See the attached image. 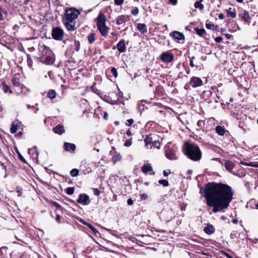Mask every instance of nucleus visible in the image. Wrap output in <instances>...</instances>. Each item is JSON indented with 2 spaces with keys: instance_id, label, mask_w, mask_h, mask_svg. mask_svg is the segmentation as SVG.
Returning <instances> with one entry per match:
<instances>
[{
  "instance_id": "obj_1",
  "label": "nucleus",
  "mask_w": 258,
  "mask_h": 258,
  "mask_svg": "<svg viewBox=\"0 0 258 258\" xmlns=\"http://www.w3.org/2000/svg\"><path fill=\"white\" fill-rule=\"evenodd\" d=\"M233 193L230 186L221 183H208L204 189V196L208 206L217 213L227 209L232 200Z\"/></svg>"
},
{
  "instance_id": "obj_2",
  "label": "nucleus",
  "mask_w": 258,
  "mask_h": 258,
  "mask_svg": "<svg viewBox=\"0 0 258 258\" xmlns=\"http://www.w3.org/2000/svg\"><path fill=\"white\" fill-rule=\"evenodd\" d=\"M80 14V11L74 8L66 10L63 23L68 30L74 31L76 29L75 20Z\"/></svg>"
},
{
  "instance_id": "obj_3",
  "label": "nucleus",
  "mask_w": 258,
  "mask_h": 258,
  "mask_svg": "<svg viewBox=\"0 0 258 258\" xmlns=\"http://www.w3.org/2000/svg\"><path fill=\"white\" fill-rule=\"evenodd\" d=\"M184 154L190 160L194 161H199L202 158V152L199 146L195 144L185 143Z\"/></svg>"
},
{
  "instance_id": "obj_4",
  "label": "nucleus",
  "mask_w": 258,
  "mask_h": 258,
  "mask_svg": "<svg viewBox=\"0 0 258 258\" xmlns=\"http://www.w3.org/2000/svg\"><path fill=\"white\" fill-rule=\"evenodd\" d=\"M106 19L103 14H100L97 18V26L101 34L106 36L108 33L109 28L105 25Z\"/></svg>"
},
{
  "instance_id": "obj_5",
  "label": "nucleus",
  "mask_w": 258,
  "mask_h": 258,
  "mask_svg": "<svg viewBox=\"0 0 258 258\" xmlns=\"http://www.w3.org/2000/svg\"><path fill=\"white\" fill-rule=\"evenodd\" d=\"M176 150L175 147L171 143H168L165 146V156L167 158L170 160H176Z\"/></svg>"
},
{
  "instance_id": "obj_6",
  "label": "nucleus",
  "mask_w": 258,
  "mask_h": 258,
  "mask_svg": "<svg viewBox=\"0 0 258 258\" xmlns=\"http://www.w3.org/2000/svg\"><path fill=\"white\" fill-rule=\"evenodd\" d=\"M64 32L59 27H54L52 29L51 36L56 40H61L63 37Z\"/></svg>"
},
{
  "instance_id": "obj_7",
  "label": "nucleus",
  "mask_w": 258,
  "mask_h": 258,
  "mask_svg": "<svg viewBox=\"0 0 258 258\" xmlns=\"http://www.w3.org/2000/svg\"><path fill=\"white\" fill-rule=\"evenodd\" d=\"M161 59L166 63L171 62L174 59V55L170 51H167L162 53Z\"/></svg>"
},
{
  "instance_id": "obj_8",
  "label": "nucleus",
  "mask_w": 258,
  "mask_h": 258,
  "mask_svg": "<svg viewBox=\"0 0 258 258\" xmlns=\"http://www.w3.org/2000/svg\"><path fill=\"white\" fill-rule=\"evenodd\" d=\"M77 201L78 203L84 205H87L90 203L89 197L85 194H80Z\"/></svg>"
},
{
  "instance_id": "obj_9",
  "label": "nucleus",
  "mask_w": 258,
  "mask_h": 258,
  "mask_svg": "<svg viewBox=\"0 0 258 258\" xmlns=\"http://www.w3.org/2000/svg\"><path fill=\"white\" fill-rule=\"evenodd\" d=\"M190 84L193 88H197L202 85L203 81L200 78L192 77L190 79Z\"/></svg>"
},
{
  "instance_id": "obj_10",
  "label": "nucleus",
  "mask_w": 258,
  "mask_h": 258,
  "mask_svg": "<svg viewBox=\"0 0 258 258\" xmlns=\"http://www.w3.org/2000/svg\"><path fill=\"white\" fill-rule=\"evenodd\" d=\"M64 149L71 153H75L76 146L75 144L69 143H64L63 145Z\"/></svg>"
},
{
  "instance_id": "obj_11",
  "label": "nucleus",
  "mask_w": 258,
  "mask_h": 258,
  "mask_svg": "<svg viewBox=\"0 0 258 258\" xmlns=\"http://www.w3.org/2000/svg\"><path fill=\"white\" fill-rule=\"evenodd\" d=\"M241 18L247 23L249 24L251 21V18L249 17L248 12L244 10L243 12L241 14Z\"/></svg>"
},
{
  "instance_id": "obj_12",
  "label": "nucleus",
  "mask_w": 258,
  "mask_h": 258,
  "mask_svg": "<svg viewBox=\"0 0 258 258\" xmlns=\"http://www.w3.org/2000/svg\"><path fill=\"white\" fill-rule=\"evenodd\" d=\"M224 166L227 170L229 172H232V170L235 167V164L232 161L227 160L225 162Z\"/></svg>"
},
{
  "instance_id": "obj_13",
  "label": "nucleus",
  "mask_w": 258,
  "mask_h": 258,
  "mask_svg": "<svg viewBox=\"0 0 258 258\" xmlns=\"http://www.w3.org/2000/svg\"><path fill=\"white\" fill-rule=\"evenodd\" d=\"M116 47L120 52H124L126 50V47L124 40L119 41L117 44Z\"/></svg>"
},
{
  "instance_id": "obj_14",
  "label": "nucleus",
  "mask_w": 258,
  "mask_h": 258,
  "mask_svg": "<svg viewBox=\"0 0 258 258\" xmlns=\"http://www.w3.org/2000/svg\"><path fill=\"white\" fill-rule=\"evenodd\" d=\"M53 130L55 133L59 135L63 134L65 131L63 126L61 124H58L53 127Z\"/></svg>"
},
{
  "instance_id": "obj_15",
  "label": "nucleus",
  "mask_w": 258,
  "mask_h": 258,
  "mask_svg": "<svg viewBox=\"0 0 258 258\" xmlns=\"http://www.w3.org/2000/svg\"><path fill=\"white\" fill-rule=\"evenodd\" d=\"M28 153L31 156V157L33 158H36L38 157V153L37 151L36 146L34 147L31 149H29Z\"/></svg>"
},
{
  "instance_id": "obj_16",
  "label": "nucleus",
  "mask_w": 258,
  "mask_h": 258,
  "mask_svg": "<svg viewBox=\"0 0 258 258\" xmlns=\"http://www.w3.org/2000/svg\"><path fill=\"white\" fill-rule=\"evenodd\" d=\"M137 28L141 33L144 34L147 32V28L145 24H138Z\"/></svg>"
},
{
  "instance_id": "obj_17",
  "label": "nucleus",
  "mask_w": 258,
  "mask_h": 258,
  "mask_svg": "<svg viewBox=\"0 0 258 258\" xmlns=\"http://www.w3.org/2000/svg\"><path fill=\"white\" fill-rule=\"evenodd\" d=\"M173 34V37L179 40H183L184 39V35L178 31H174L172 33Z\"/></svg>"
},
{
  "instance_id": "obj_18",
  "label": "nucleus",
  "mask_w": 258,
  "mask_h": 258,
  "mask_svg": "<svg viewBox=\"0 0 258 258\" xmlns=\"http://www.w3.org/2000/svg\"><path fill=\"white\" fill-rule=\"evenodd\" d=\"M204 231L207 234H211L214 232L215 229L212 225H209L205 227Z\"/></svg>"
},
{
  "instance_id": "obj_19",
  "label": "nucleus",
  "mask_w": 258,
  "mask_h": 258,
  "mask_svg": "<svg viewBox=\"0 0 258 258\" xmlns=\"http://www.w3.org/2000/svg\"><path fill=\"white\" fill-rule=\"evenodd\" d=\"M54 60L53 56L47 55L46 56L43 60V62L47 64H52Z\"/></svg>"
},
{
  "instance_id": "obj_20",
  "label": "nucleus",
  "mask_w": 258,
  "mask_h": 258,
  "mask_svg": "<svg viewBox=\"0 0 258 258\" xmlns=\"http://www.w3.org/2000/svg\"><path fill=\"white\" fill-rule=\"evenodd\" d=\"M7 12L1 6H0V21L4 20L7 16Z\"/></svg>"
},
{
  "instance_id": "obj_21",
  "label": "nucleus",
  "mask_w": 258,
  "mask_h": 258,
  "mask_svg": "<svg viewBox=\"0 0 258 258\" xmlns=\"http://www.w3.org/2000/svg\"><path fill=\"white\" fill-rule=\"evenodd\" d=\"M215 130L216 132L220 136H223L225 133L224 128L221 126H217Z\"/></svg>"
},
{
  "instance_id": "obj_22",
  "label": "nucleus",
  "mask_w": 258,
  "mask_h": 258,
  "mask_svg": "<svg viewBox=\"0 0 258 258\" xmlns=\"http://www.w3.org/2000/svg\"><path fill=\"white\" fill-rule=\"evenodd\" d=\"M142 170L144 173H147L152 170V167L150 164L144 165L142 167Z\"/></svg>"
},
{
  "instance_id": "obj_23",
  "label": "nucleus",
  "mask_w": 258,
  "mask_h": 258,
  "mask_svg": "<svg viewBox=\"0 0 258 258\" xmlns=\"http://www.w3.org/2000/svg\"><path fill=\"white\" fill-rule=\"evenodd\" d=\"M232 10V8H229L227 10V14L231 17L232 18H235L236 16V11L235 10H233V11H231Z\"/></svg>"
},
{
  "instance_id": "obj_24",
  "label": "nucleus",
  "mask_w": 258,
  "mask_h": 258,
  "mask_svg": "<svg viewBox=\"0 0 258 258\" xmlns=\"http://www.w3.org/2000/svg\"><path fill=\"white\" fill-rule=\"evenodd\" d=\"M125 17L124 16H119L116 19V23L118 25H121L125 21Z\"/></svg>"
},
{
  "instance_id": "obj_25",
  "label": "nucleus",
  "mask_w": 258,
  "mask_h": 258,
  "mask_svg": "<svg viewBox=\"0 0 258 258\" xmlns=\"http://www.w3.org/2000/svg\"><path fill=\"white\" fill-rule=\"evenodd\" d=\"M56 96V93L54 90H49L47 93V97L51 99H54Z\"/></svg>"
},
{
  "instance_id": "obj_26",
  "label": "nucleus",
  "mask_w": 258,
  "mask_h": 258,
  "mask_svg": "<svg viewBox=\"0 0 258 258\" xmlns=\"http://www.w3.org/2000/svg\"><path fill=\"white\" fill-rule=\"evenodd\" d=\"M144 142L145 143V146L148 148L149 145H152V139L150 136H147L146 138L144 140Z\"/></svg>"
},
{
  "instance_id": "obj_27",
  "label": "nucleus",
  "mask_w": 258,
  "mask_h": 258,
  "mask_svg": "<svg viewBox=\"0 0 258 258\" xmlns=\"http://www.w3.org/2000/svg\"><path fill=\"white\" fill-rule=\"evenodd\" d=\"M3 90L5 93H9L10 94L12 93L10 87L6 85L5 82L3 83Z\"/></svg>"
},
{
  "instance_id": "obj_28",
  "label": "nucleus",
  "mask_w": 258,
  "mask_h": 258,
  "mask_svg": "<svg viewBox=\"0 0 258 258\" xmlns=\"http://www.w3.org/2000/svg\"><path fill=\"white\" fill-rule=\"evenodd\" d=\"M195 30L197 34L200 36H203L204 34H206L205 30L203 28L200 29L196 28L195 29Z\"/></svg>"
},
{
  "instance_id": "obj_29",
  "label": "nucleus",
  "mask_w": 258,
  "mask_h": 258,
  "mask_svg": "<svg viewBox=\"0 0 258 258\" xmlns=\"http://www.w3.org/2000/svg\"><path fill=\"white\" fill-rule=\"evenodd\" d=\"M88 40L90 44H92L95 40V34L91 33L88 36Z\"/></svg>"
},
{
  "instance_id": "obj_30",
  "label": "nucleus",
  "mask_w": 258,
  "mask_h": 258,
  "mask_svg": "<svg viewBox=\"0 0 258 258\" xmlns=\"http://www.w3.org/2000/svg\"><path fill=\"white\" fill-rule=\"evenodd\" d=\"M121 160V156L119 154H114L112 158V161L113 163H116Z\"/></svg>"
},
{
  "instance_id": "obj_31",
  "label": "nucleus",
  "mask_w": 258,
  "mask_h": 258,
  "mask_svg": "<svg viewBox=\"0 0 258 258\" xmlns=\"http://www.w3.org/2000/svg\"><path fill=\"white\" fill-rule=\"evenodd\" d=\"M202 2H201L200 1L199 2L197 1L194 4V7L197 9H199L200 10L204 9V5L201 4Z\"/></svg>"
},
{
  "instance_id": "obj_32",
  "label": "nucleus",
  "mask_w": 258,
  "mask_h": 258,
  "mask_svg": "<svg viewBox=\"0 0 258 258\" xmlns=\"http://www.w3.org/2000/svg\"><path fill=\"white\" fill-rule=\"evenodd\" d=\"M152 146L155 147L157 149H159L160 148V143L158 141H154L153 142H152V145L150 146V148H151Z\"/></svg>"
},
{
  "instance_id": "obj_33",
  "label": "nucleus",
  "mask_w": 258,
  "mask_h": 258,
  "mask_svg": "<svg viewBox=\"0 0 258 258\" xmlns=\"http://www.w3.org/2000/svg\"><path fill=\"white\" fill-rule=\"evenodd\" d=\"M206 27L207 29L215 30L216 29V26L212 23H206Z\"/></svg>"
},
{
  "instance_id": "obj_34",
  "label": "nucleus",
  "mask_w": 258,
  "mask_h": 258,
  "mask_svg": "<svg viewBox=\"0 0 258 258\" xmlns=\"http://www.w3.org/2000/svg\"><path fill=\"white\" fill-rule=\"evenodd\" d=\"M27 62L29 67L30 68H32L33 66V61L30 56L28 54L27 56Z\"/></svg>"
},
{
  "instance_id": "obj_35",
  "label": "nucleus",
  "mask_w": 258,
  "mask_h": 258,
  "mask_svg": "<svg viewBox=\"0 0 258 258\" xmlns=\"http://www.w3.org/2000/svg\"><path fill=\"white\" fill-rule=\"evenodd\" d=\"M12 83L15 86H19L20 85V81L19 79H18L17 77H13L12 79Z\"/></svg>"
},
{
  "instance_id": "obj_36",
  "label": "nucleus",
  "mask_w": 258,
  "mask_h": 258,
  "mask_svg": "<svg viewBox=\"0 0 258 258\" xmlns=\"http://www.w3.org/2000/svg\"><path fill=\"white\" fill-rule=\"evenodd\" d=\"M70 174L73 177L77 176L79 175V170L77 169H73L70 172Z\"/></svg>"
},
{
  "instance_id": "obj_37",
  "label": "nucleus",
  "mask_w": 258,
  "mask_h": 258,
  "mask_svg": "<svg viewBox=\"0 0 258 258\" xmlns=\"http://www.w3.org/2000/svg\"><path fill=\"white\" fill-rule=\"evenodd\" d=\"M11 133L12 134L15 133L17 131V125L13 123L11 127L10 128Z\"/></svg>"
},
{
  "instance_id": "obj_38",
  "label": "nucleus",
  "mask_w": 258,
  "mask_h": 258,
  "mask_svg": "<svg viewBox=\"0 0 258 258\" xmlns=\"http://www.w3.org/2000/svg\"><path fill=\"white\" fill-rule=\"evenodd\" d=\"M159 183L164 186L166 187L169 185L168 181L166 179H161L159 181Z\"/></svg>"
},
{
  "instance_id": "obj_39",
  "label": "nucleus",
  "mask_w": 258,
  "mask_h": 258,
  "mask_svg": "<svg viewBox=\"0 0 258 258\" xmlns=\"http://www.w3.org/2000/svg\"><path fill=\"white\" fill-rule=\"evenodd\" d=\"M66 192L69 195H72L74 192V187H68L66 189Z\"/></svg>"
},
{
  "instance_id": "obj_40",
  "label": "nucleus",
  "mask_w": 258,
  "mask_h": 258,
  "mask_svg": "<svg viewBox=\"0 0 258 258\" xmlns=\"http://www.w3.org/2000/svg\"><path fill=\"white\" fill-rule=\"evenodd\" d=\"M111 73L115 78H116L117 77V72L115 68H112L111 69Z\"/></svg>"
},
{
  "instance_id": "obj_41",
  "label": "nucleus",
  "mask_w": 258,
  "mask_h": 258,
  "mask_svg": "<svg viewBox=\"0 0 258 258\" xmlns=\"http://www.w3.org/2000/svg\"><path fill=\"white\" fill-rule=\"evenodd\" d=\"M75 50L77 51H78L80 48V43L78 41H75Z\"/></svg>"
},
{
  "instance_id": "obj_42",
  "label": "nucleus",
  "mask_w": 258,
  "mask_h": 258,
  "mask_svg": "<svg viewBox=\"0 0 258 258\" xmlns=\"http://www.w3.org/2000/svg\"><path fill=\"white\" fill-rule=\"evenodd\" d=\"M132 14L136 16L139 13V9L137 7H136L132 11Z\"/></svg>"
},
{
  "instance_id": "obj_43",
  "label": "nucleus",
  "mask_w": 258,
  "mask_h": 258,
  "mask_svg": "<svg viewBox=\"0 0 258 258\" xmlns=\"http://www.w3.org/2000/svg\"><path fill=\"white\" fill-rule=\"evenodd\" d=\"M204 125V121L202 120H200L197 122V126L199 128H202Z\"/></svg>"
},
{
  "instance_id": "obj_44",
  "label": "nucleus",
  "mask_w": 258,
  "mask_h": 258,
  "mask_svg": "<svg viewBox=\"0 0 258 258\" xmlns=\"http://www.w3.org/2000/svg\"><path fill=\"white\" fill-rule=\"evenodd\" d=\"M124 0H114V4L117 6H120L121 5Z\"/></svg>"
},
{
  "instance_id": "obj_45",
  "label": "nucleus",
  "mask_w": 258,
  "mask_h": 258,
  "mask_svg": "<svg viewBox=\"0 0 258 258\" xmlns=\"http://www.w3.org/2000/svg\"><path fill=\"white\" fill-rule=\"evenodd\" d=\"M88 227L94 233H96L98 232V231L94 228L92 225L90 224H88Z\"/></svg>"
},
{
  "instance_id": "obj_46",
  "label": "nucleus",
  "mask_w": 258,
  "mask_h": 258,
  "mask_svg": "<svg viewBox=\"0 0 258 258\" xmlns=\"http://www.w3.org/2000/svg\"><path fill=\"white\" fill-rule=\"evenodd\" d=\"M134 122V120L133 119H127L126 123H125V124L127 125V126H130L131 124H132Z\"/></svg>"
},
{
  "instance_id": "obj_47",
  "label": "nucleus",
  "mask_w": 258,
  "mask_h": 258,
  "mask_svg": "<svg viewBox=\"0 0 258 258\" xmlns=\"http://www.w3.org/2000/svg\"><path fill=\"white\" fill-rule=\"evenodd\" d=\"M93 193L96 196H99L100 194V191L98 188H93Z\"/></svg>"
},
{
  "instance_id": "obj_48",
  "label": "nucleus",
  "mask_w": 258,
  "mask_h": 258,
  "mask_svg": "<svg viewBox=\"0 0 258 258\" xmlns=\"http://www.w3.org/2000/svg\"><path fill=\"white\" fill-rule=\"evenodd\" d=\"M132 145V141L131 140H127L125 141L124 144V145L126 147H130Z\"/></svg>"
},
{
  "instance_id": "obj_49",
  "label": "nucleus",
  "mask_w": 258,
  "mask_h": 258,
  "mask_svg": "<svg viewBox=\"0 0 258 258\" xmlns=\"http://www.w3.org/2000/svg\"><path fill=\"white\" fill-rule=\"evenodd\" d=\"M16 190L18 193V196L21 197L22 195L21 189L19 187H17Z\"/></svg>"
},
{
  "instance_id": "obj_50",
  "label": "nucleus",
  "mask_w": 258,
  "mask_h": 258,
  "mask_svg": "<svg viewBox=\"0 0 258 258\" xmlns=\"http://www.w3.org/2000/svg\"><path fill=\"white\" fill-rule=\"evenodd\" d=\"M148 198V196L146 194H143L141 195V199L142 200H145Z\"/></svg>"
},
{
  "instance_id": "obj_51",
  "label": "nucleus",
  "mask_w": 258,
  "mask_h": 258,
  "mask_svg": "<svg viewBox=\"0 0 258 258\" xmlns=\"http://www.w3.org/2000/svg\"><path fill=\"white\" fill-rule=\"evenodd\" d=\"M195 58V56H192L191 57V60L190 61V63H189V65L191 67L193 68L194 67H195V65L194 64V62H193V60Z\"/></svg>"
},
{
  "instance_id": "obj_52",
  "label": "nucleus",
  "mask_w": 258,
  "mask_h": 258,
  "mask_svg": "<svg viewBox=\"0 0 258 258\" xmlns=\"http://www.w3.org/2000/svg\"><path fill=\"white\" fill-rule=\"evenodd\" d=\"M215 40L217 43H220L222 40V38L220 36L217 37L215 39Z\"/></svg>"
},
{
  "instance_id": "obj_53",
  "label": "nucleus",
  "mask_w": 258,
  "mask_h": 258,
  "mask_svg": "<svg viewBox=\"0 0 258 258\" xmlns=\"http://www.w3.org/2000/svg\"><path fill=\"white\" fill-rule=\"evenodd\" d=\"M241 163L242 164H244V165H248V166H254V167H258V164L257 165H253V164H252V163H245V162H241Z\"/></svg>"
},
{
  "instance_id": "obj_54",
  "label": "nucleus",
  "mask_w": 258,
  "mask_h": 258,
  "mask_svg": "<svg viewBox=\"0 0 258 258\" xmlns=\"http://www.w3.org/2000/svg\"><path fill=\"white\" fill-rule=\"evenodd\" d=\"M52 204L57 209H60L61 208V206L58 203H57V202H54Z\"/></svg>"
},
{
  "instance_id": "obj_55",
  "label": "nucleus",
  "mask_w": 258,
  "mask_h": 258,
  "mask_svg": "<svg viewBox=\"0 0 258 258\" xmlns=\"http://www.w3.org/2000/svg\"><path fill=\"white\" fill-rule=\"evenodd\" d=\"M127 203L128 205H132L134 203V201L132 199H129L127 201Z\"/></svg>"
},
{
  "instance_id": "obj_56",
  "label": "nucleus",
  "mask_w": 258,
  "mask_h": 258,
  "mask_svg": "<svg viewBox=\"0 0 258 258\" xmlns=\"http://www.w3.org/2000/svg\"><path fill=\"white\" fill-rule=\"evenodd\" d=\"M60 219H61V217H60V215H56L55 219L57 221V222L59 223H60L61 222Z\"/></svg>"
},
{
  "instance_id": "obj_57",
  "label": "nucleus",
  "mask_w": 258,
  "mask_h": 258,
  "mask_svg": "<svg viewBox=\"0 0 258 258\" xmlns=\"http://www.w3.org/2000/svg\"><path fill=\"white\" fill-rule=\"evenodd\" d=\"M218 18L220 20H222L224 18V16L222 13H220L218 15Z\"/></svg>"
},
{
  "instance_id": "obj_58",
  "label": "nucleus",
  "mask_w": 258,
  "mask_h": 258,
  "mask_svg": "<svg viewBox=\"0 0 258 258\" xmlns=\"http://www.w3.org/2000/svg\"><path fill=\"white\" fill-rule=\"evenodd\" d=\"M169 1L173 5H175L177 4V0H169Z\"/></svg>"
},
{
  "instance_id": "obj_59",
  "label": "nucleus",
  "mask_w": 258,
  "mask_h": 258,
  "mask_svg": "<svg viewBox=\"0 0 258 258\" xmlns=\"http://www.w3.org/2000/svg\"><path fill=\"white\" fill-rule=\"evenodd\" d=\"M19 157L21 161H22L24 162H25L24 158L20 153H19Z\"/></svg>"
},
{
  "instance_id": "obj_60",
  "label": "nucleus",
  "mask_w": 258,
  "mask_h": 258,
  "mask_svg": "<svg viewBox=\"0 0 258 258\" xmlns=\"http://www.w3.org/2000/svg\"><path fill=\"white\" fill-rule=\"evenodd\" d=\"M225 36L226 37V38L227 39H229L231 38L232 36L231 35L229 34H225Z\"/></svg>"
},
{
  "instance_id": "obj_61",
  "label": "nucleus",
  "mask_w": 258,
  "mask_h": 258,
  "mask_svg": "<svg viewBox=\"0 0 258 258\" xmlns=\"http://www.w3.org/2000/svg\"><path fill=\"white\" fill-rule=\"evenodd\" d=\"M170 173V171L169 172H167L165 170H164L163 171V174L165 176H167L168 175V174Z\"/></svg>"
},
{
  "instance_id": "obj_62",
  "label": "nucleus",
  "mask_w": 258,
  "mask_h": 258,
  "mask_svg": "<svg viewBox=\"0 0 258 258\" xmlns=\"http://www.w3.org/2000/svg\"><path fill=\"white\" fill-rule=\"evenodd\" d=\"M126 134L127 136H130L132 135V133L131 132V131L130 130H128L126 132Z\"/></svg>"
},
{
  "instance_id": "obj_63",
  "label": "nucleus",
  "mask_w": 258,
  "mask_h": 258,
  "mask_svg": "<svg viewBox=\"0 0 258 258\" xmlns=\"http://www.w3.org/2000/svg\"><path fill=\"white\" fill-rule=\"evenodd\" d=\"M232 222L234 223V224H237V222H238V220L236 219H234L232 220Z\"/></svg>"
},
{
  "instance_id": "obj_64",
  "label": "nucleus",
  "mask_w": 258,
  "mask_h": 258,
  "mask_svg": "<svg viewBox=\"0 0 258 258\" xmlns=\"http://www.w3.org/2000/svg\"><path fill=\"white\" fill-rule=\"evenodd\" d=\"M225 254L227 258H233L231 255H230L229 254L227 253H225Z\"/></svg>"
}]
</instances>
